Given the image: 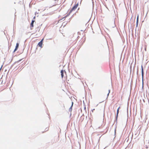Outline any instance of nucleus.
Instances as JSON below:
<instances>
[{
	"mask_svg": "<svg viewBox=\"0 0 149 149\" xmlns=\"http://www.w3.org/2000/svg\"><path fill=\"white\" fill-rule=\"evenodd\" d=\"M43 39H42L41 41H40L38 43V46L40 47L41 48L42 47V41L43 40Z\"/></svg>",
	"mask_w": 149,
	"mask_h": 149,
	"instance_id": "obj_3",
	"label": "nucleus"
},
{
	"mask_svg": "<svg viewBox=\"0 0 149 149\" xmlns=\"http://www.w3.org/2000/svg\"><path fill=\"white\" fill-rule=\"evenodd\" d=\"M78 3H77L75 6H74L72 8V9L71 10L70 13H71L72 11L75 10L78 7Z\"/></svg>",
	"mask_w": 149,
	"mask_h": 149,
	"instance_id": "obj_1",
	"label": "nucleus"
},
{
	"mask_svg": "<svg viewBox=\"0 0 149 149\" xmlns=\"http://www.w3.org/2000/svg\"><path fill=\"white\" fill-rule=\"evenodd\" d=\"M138 21H139V15H137V19H136V27H138Z\"/></svg>",
	"mask_w": 149,
	"mask_h": 149,
	"instance_id": "obj_5",
	"label": "nucleus"
},
{
	"mask_svg": "<svg viewBox=\"0 0 149 149\" xmlns=\"http://www.w3.org/2000/svg\"><path fill=\"white\" fill-rule=\"evenodd\" d=\"M141 74L142 78V84L143 86V66L141 65Z\"/></svg>",
	"mask_w": 149,
	"mask_h": 149,
	"instance_id": "obj_2",
	"label": "nucleus"
},
{
	"mask_svg": "<svg viewBox=\"0 0 149 149\" xmlns=\"http://www.w3.org/2000/svg\"><path fill=\"white\" fill-rule=\"evenodd\" d=\"M73 102H72V104L71 106L70 107L69 109V111H71L72 110V107L73 106Z\"/></svg>",
	"mask_w": 149,
	"mask_h": 149,
	"instance_id": "obj_7",
	"label": "nucleus"
},
{
	"mask_svg": "<svg viewBox=\"0 0 149 149\" xmlns=\"http://www.w3.org/2000/svg\"><path fill=\"white\" fill-rule=\"evenodd\" d=\"M94 110H95V109H93V110H92V112H93V111Z\"/></svg>",
	"mask_w": 149,
	"mask_h": 149,
	"instance_id": "obj_12",
	"label": "nucleus"
},
{
	"mask_svg": "<svg viewBox=\"0 0 149 149\" xmlns=\"http://www.w3.org/2000/svg\"><path fill=\"white\" fill-rule=\"evenodd\" d=\"M109 92H108V93L107 94V96H109V94L110 92V90H109V91H108Z\"/></svg>",
	"mask_w": 149,
	"mask_h": 149,
	"instance_id": "obj_10",
	"label": "nucleus"
},
{
	"mask_svg": "<svg viewBox=\"0 0 149 149\" xmlns=\"http://www.w3.org/2000/svg\"><path fill=\"white\" fill-rule=\"evenodd\" d=\"M21 60H19V61H17V62H19V61H20Z\"/></svg>",
	"mask_w": 149,
	"mask_h": 149,
	"instance_id": "obj_11",
	"label": "nucleus"
},
{
	"mask_svg": "<svg viewBox=\"0 0 149 149\" xmlns=\"http://www.w3.org/2000/svg\"><path fill=\"white\" fill-rule=\"evenodd\" d=\"M120 108V107H119L118 109L117 110V117L118 116V113H119V109Z\"/></svg>",
	"mask_w": 149,
	"mask_h": 149,
	"instance_id": "obj_9",
	"label": "nucleus"
},
{
	"mask_svg": "<svg viewBox=\"0 0 149 149\" xmlns=\"http://www.w3.org/2000/svg\"><path fill=\"white\" fill-rule=\"evenodd\" d=\"M63 72L64 71L63 70H61V77L62 78L63 77Z\"/></svg>",
	"mask_w": 149,
	"mask_h": 149,
	"instance_id": "obj_6",
	"label": "nucleus"
},
{
	"mask_svg": "<svg viewBox=\"0 0 149 149\" xmlns=\"http://www.w3.org/2000/svg\"><path fill=\"white\" fill-rule=\"evenodd\" d=\"M34 22L35 21L34 20H32V21L31 23V26L32 27H33V24Z\"/></svg>",
	"mask_w": 149,
	"mask_h": 149,
	"instance_id": "obj_8",
	"label": "nucleus"
},
{
	"mask_svg": "<svg viewBox=\"0 0 149 149\" xmlns=\"http://www.w3.org/2000/svg\"><path fill=\"white\" fill-rule=\"evenodd\" d=\"M19 44L17 43L15 48V49L14 50V52H15V51H16L17 50V49L18 48V47H19Z\"/></svg>",
	"mask_w": 149,
	"mask_h": 149,
	"instance_id": "obj_4",
	"label": "nucleus"
}]
</instances>
